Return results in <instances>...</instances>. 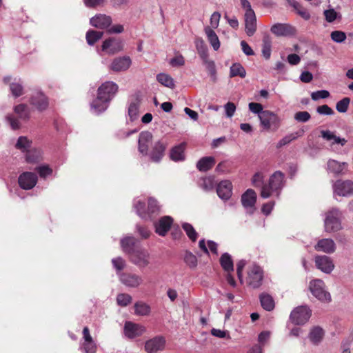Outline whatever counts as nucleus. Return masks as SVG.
Listing matches in <instances>:
<instances>
[{
	"mask_svg": "<svg viewBox=\"0 0 353 353\" xmlns=\"http://www.w3.org/2000/svg\"><path fill=\"white\" fill-rule=\"evenodd\" d=\"M119 87L113 81H105L97 90V97L91 103V110L95 114H100L104 112L110 101L114 97Z\"/></svg>",
	"mask_w": 353,
	"mask_h": 353,
	"instance_id": "nucleus-1",
	"label": "nucleus"
},
{
	"mask_svg": "<svg viewBox=\"0 0 353 353\" xmlns=\"http://www.w3.org/2000/svg\"><path fill=\"white\" fill-rule=\"evenodd\" d=\"M284 185V174L281 171H276L270 176L268 182L262 185L261 196L263 199H268L273 195L279 197Z\"/></svg>",
	"mask_w": 353,
	"mask_h": 353,
	"instance_id": "nucleus-2",
	"label": "nucleus"
},
{
	"mask_svg": "<svg viewBox=\"0 0 353 353\" xmlns=\"http://www.w3.org/2000/svg\"><path fill=\"white\" fill-rule=\"evenodd\" d=\"M342 214L336 208L329 210L324 220L325 231L328 233L336 232L342 229L341 222Z\"/></svg>",
	"mask_w": 353,
	"mask_h": 353,
	"instance_id": "nucleus-3",
	"label": "nucleus"
},
{
	"mask_svg": "<svg viewBox=\"0 0 353 353\" xmlns=\"http://www.w3.org/2000/svg\"><path fill=\"white\" fill-rule=\"evenodd\" d=\"M134 208H135L137 214L141 219H150L151 215L159 212L160 209L157 201L153 198H150L148 200L147 212L145 211V203L141 201L140 199H135L134 201Z\"/></svg>",
	"mask_w": 353,
	"mask_h": 353,
	"instance_id": "nucleus-4",
	"label": "nucleus"
},
{
	"mask_svg": "<svg viewBox=\"0 0 353 353\" xmlns=\"http://www.w3.org/2000/svg\"><path fill=\"white\" fill-rule=\"evenodd\" d=\"M309 288L312 295L319 301L322 302H329L331 301V295L326 291L325 283L322 280H312L310 283Z\"/></svg>",
	"mask_w": 353,
	"mask_h": 353,
	"instance_id": "nucleus-5",
	"label": "nucleus"
},
{
	"mask_svg": "<svg viewBox=\"0 0 353 353\" xmlns=\"http://www.w3.org/2000/svg\"><path fill=\"white\" fill-rule=\"evenodd\" d=\"M130 261L139 267L143 268L147 267L150 263V254L149 252L141 247H138L132 252L129 254Z\"/></svg>",
	"mask_w": 353,
	"mask_h": 353,
	"instance_id": "nucleus-6",
	"label": "nucleus"
},
{
	"mask_svg": "<svg viewBox=\"0 0 353 353\" xmlns=\"http://www.w3.org/2000/svg\"><path fill=\"white\" fill-rule=\"evenodd\" d=\"M263 279V270L260 266L253 264L248 268L246 279L248 285L253 288H258L261 285Z\"/></svg>",
	"mask_w": 353,
	"mask_h": 353,
	"instance_id": "nucleus-7",
	"label": "nucleus"
},
{
	"mask_svg": "<svg viewBox=\"0 0 353 353\" xmlns=\"http://www.w3.org/2000/svg\"><path fill=\"white\" fill-rule=\"evenodd\" d=\"M119 281L129 288H138L143 283L141 276L133 272H117Z\"/></svg>",
	"mask_w": 353,
	"mask_h": 353,
	"instance_id": "nucleus-8",
	"label": "nucleus"
},
{
	"mask_svg": "<svg viewBox=\"0 0 353 353\" xmlns=\"http://www.w3.org/2000/svg\"><path fill=\"white\" fill-rule=\"evenodd\" d=\"M310 316L311 310L307 306H299L292 311L290 319L294 324L303 325Z\"/></svg>",
	"mask_w": 353,
	"mask_h": 353,
	"instance_id": "nucleus-9",
	"label": "nucleus"
},
{
	"mask_svg": "<svg viewBox=\"0 0 353 353\" xmlns=\"http://www.w3.org/2000/svg\"><path fill=\"white\" fill-rule=\"evenodd\" d=\"M260 123L265 130H270L272 126L278 128L280 124V119L278 115L270 110H265L259 114Z\"/></svg>",
	"mask_w": 353,
	"mask_h": 353,
	"instance_id": "nucleus-10",
	"label": "nucleus"
},
{
	"mask_svg": "<svg viewBox=\"0 0 353 353\" xmlns=\"http://www.w3.org/2000/svg\"><path fill=\"white\" fill-rule=\"evenodd\" d=\"M123 47V44L121 39L110 37L103 42L101 50L108 54H114L121 51Z\"/></svg>",
	"mask_w": 353,
	"mask_h": 353,
	"instance_id": "nucleus-11",
	"label": "nucleus"
},
{
	"mask_svg": "<svg viewBox=\"0 0 353 353\" xmlns=\"http://www.w3.org/2000/svg\"><path fill=\"white\" fill-rule=\"evenodd\" d=\"M38 177L37 174L31 172H24L21 174L18 179L19 186L23 190H31L37 184Z\"/></svg>",
	"mask_w": 353,
	"mask_h": 353,
	"instance_id": "nucleus-12",
	"label": "nucleus"
},
{
	"mask_svg": "<svg viewBox=\"0 0 353 353\" xmlns=\"http://www.w3.org/2000/svg\"><path fill=\"white\" fill-rule=\"evenodd\" d=\"M333 190L335 194L348 196L353 194V182L338 180L334 183Z\"/></svg>",
	"mask_w": 353,
	"mask_h": 353,
	"instance_id": "nucleus-13",
	"label": "nucleus"
},
{
	"mask_svg": "<svg viewBox=\"0 0 353 353\" xmlns=\"http://www.w3.org/2000/svg\"><path fill=\"white\" fill-rule=\"evenodd\" d=\"M152 140V134L149 131H143L139 134L138 150L143 156L148 155V149Z\"/></svg>",
	"mask_w": 353,
	"mask_h": 353,
	"instance_id": "nucleus-14",
	"label": "nucleus"
},
{
	"mask_svg": "<svg viewBox=\"0 0 353 353\" xmlns=\"http://www.w3.org/2000/svg\"><path fill=\"white\" fill-rule=\"evenodd\" d=\"M316 267L323 272L330 274L334 268L332 259L326 255H318L315 257Z\"/></svg>",
	"mask_w": 353,
	"mask_h": 353,
	"instance_id": "nucleus-15",
	"label": "nucleus"
},
{
	"mask_svg": "<svg viewBox=\"0 0 353 353\" xmlns=\"http://www.w3.org/2000/svg\"><path fill=\"white\" fill-rule=\"evenodd\" d=\"M173 223V219L170 216L161 217L158 221L154 223L155 232L159 236H165L170 230Z\"/></svg>",
	"mask_w": 353,
	"mask_h": 353,
	"instance_id": "nucleus-16",
	"label": "nucleus"
},
{
	"mask_svg": "<svg viewBox=\"0 0 353 353\" xmlns=\"http://www.w3.org/2000/svg\"><path fill=\"white\" fill-rule=\"evenodd\" d=\"M132 61L130 57H119L113 59L110 65V68L114 72H123L127 70L130 67Z\"/></svg>",
	"mask_w": 353,
	"mask_h": 353,
	"instance_id": "nucleus-17",
	"label": "nucleus"
},
{
	"mask_svg": "<svg viewBox=\"0 0 353 353\" xmlns=\"http://www.w3.org/2000/svg\"><path fill=\"white\" fill-rule=\"evenodd\" d=\"M165 339L163 336H156L146 341L145 349L148 353H156L164 349Z\"/></svg>",
	"mask_w": 353,
	"mask_h": 353,
	"instance_id": "nucleus-18",
	"label": "nucleus"
},
{
	"mask_svg": "<svg viewBox=\"0 0 353 353\" xmlns=\"http://www.w3.org/2000/svg\"><path fill=\"white\" fill-rule=\"evenodd\" d=\"M145 331V328L131 321H127L124 325V334L129 339H134L141 336Z\"/></svg>",
	"mask_w": 353,
	"mask_h": 353,
	"instance_id": "nucleus-19",
	"label": "nucleus"
},
{
	"mask_svg": "<svg viewBox=\"0 0 353 353\" xmlns=\"http://www.w3.org/2000/svg\"><path fill=\"white\" fill-rule=\"evenodd\" d=\"M166 144L161 141L154 143L150 153L148 152L150 159L152 162L159 163L164 156Z\"/></svg>",
	"mask_w": 353,
	"mask_h": 353,
	"instance_id": "nucleus-20",
	"label": "nucleus"
},
{
	"mask_svg": "<svg viewBox=\"0 0 353 353\" xmlns=\"http://www.w3.org/2000/svg\"><path fill=\"white\" fill-rule=\"evenodd\" d=\"M271 32L277 37H286L294 35L296 29L290 24L276 23L272 26Z\"/></svg>",
	"mask_w": 353,
	"mask_h": 353,
	"instance_id": "nucleus-21",
	"label": "nucleus"
},
{
	"mask_svg": "<svg viewBox=\"0 0 353 353\" xmlns=\"http://www.w3.org/2000/svg\"><path fill=\"white\" fill-rule=\"evenodd\" d=\"M256 201V194L252 190L248 189L241 196V203L243 206L247 210H250V213H253L254 210V205Z\"/></svg>",
	"mask_w": 353,
	"mask_h": 353,
	"instance_id": "nucleus-22",
	"label": "nucleus"
},
{
	"mask_svg": "<svg viewBox=\"0 0 353 353\" xmlns=\"http://www.w3.org/2000/svg\"><path fill=\"white\" fill-rule=\"evenodd\" d=\"M314 249L318 252L326 254L334 253L336 249V243L332 239H322L318 241L314 245Z\"/></svg>",
	"mask_w": 353,
	"mask_h": 353,
	"instance_id": "nucleus-23",
	"label": "nucleus"
},
{
	"mask_svg": "<svg viewBox=\"0 0 353 353\" xmlns=\"http://www.w3.org/2000/svg\"><path fill=\"white\" fill-rule=\"evenodd\" d=\"M90 24L99 29H105L110 27L112 23V18L103 14H96L90 20Z\"/></svg>",
	"mask_w": 353,
	"mask_h": 353,
	"instance_id": "nucleus-24",
	"label": "nucleus"
},
{
	"mask_svg": "<svg viewBox=\"0 0 353 353\" xmlns=\"http://www.w3.org/2000/svg\"><path fill=\"white\" fill-rule=\"evenodd\" d=\"M30 103L39 111L46 110L48 106V98L41 92H35L30 98Z\"/></svg>",
	"mask_w": 353,
	"mask_h": 353,
	"instance_id": "nucleus-25",
	"label": "nucleus"
},
{
	"mask_svg": "<svg viewBox=\"0 0 353 353\" xmlns=\"http://www.w3.org/2000/svg\"><path fill=\"white\" fill-rule=\"evenodd\" d=\"M216 192L220 199L228 200L232 194V185L230 181H221L216 188Z\"/></svg>",
	"mask_w": 353,
	"mask_h": 353,
	"instance_id": "nucleus-26",
	"label": "nucleus"
},
{
	"mask_svg": "<svg viewBox=\"0 0 353 353\" xmlns=\"http://www.w3.org/2000/svg\"><path fill=\"white\" fill-rule=\"evenodd\" d=\"M245 28L248 36H252L256 30V17L254 12L245 13Z\"/></svg>",
	"mask_w": 353,
	"mask_h": 353,
	"instance_id": "nucleus-27",
	"label": "nucleus"
},
{
	"mask_svg": "<svg viewBox=\"0 0 353 353\" xmlns=\"http://www.w3.org/2000/svg\"><path fill=\"white\" fill-rule=\"evenodd\" d=\"M321 136L325 141L330 142V145L337 144L343 146L347 143V140L345 138L338 137L334 132L328 130H321Z\"/></svg>",
	"mask_w": 353,
	"mask_h": 353,
	"instance_id": "nucleus-28",
	"label": "nucleus"
},
{
	"mask_svg": "<svg viewBox=\"0 0 353 353\" xmlns=\"http://www.w3.org/2000/svg\"><path fill=\"white\" fill-rule=\"evenodd\" d=\"M137 243V239L132 236H125L121 240V248L128 255L139 247Z\"/></svg>",
	"mask_w": 353,
	"mask_h": 353,
	"instance_id": "nucleus-29",
	"label": "nucleus"
},
{
	"mask_svg": "<svg viewBox=\"0 0 353 353\" xmlns=\"http://www.w3.org/2000/svg\"><path fill=\"white\" fill-rule=\"evenodd\" d=\"M186 143H181L173 147L170 152V157L174 161H180L185 159V150Z\"/></svg>",
	"mask_w": 353,
	"mask_h": 353,
	"instance_id": "nucleus-30",
	"label": "nucleus"
},
{
	"mask_svg": "<svg viewBox=\"0 0 353 353\" xmlns=\"http://www.w3.org/2000/svg\"><path fill=\"white\" fill-rule=\"evenodd\" d=\"M305 133V130L303 128L300 129L299 130L288 134L282 138L276 144L277 148H281L289 143H290L292 141L296 140L299 137H302Z\"/></svg>",
	"mask_w": 353,
	"mask_h": 353,
	"instance_id": "nucleus-31",
	"label": "nucleus"
},
{
	"mask_svg": "<svg viewBox=\"0 0 353 353\" xmlns=\"http://www.w3.org/2000/svg\"><path fill=\"white\" fill-rule=\"evenodd\" d=\"M208 41L214 51H217L221 46L220 41L216 32L210 27L207 26L204 29Z\"/></svg>",
	"mask_w": 353,
	"mask_h": 353,
	"instance_id": "nucleus-32",
	"label": "nucleus"
},
{
	"mask_svg": "<svg viewBox=\"0 0 353 353\" xmlns=\"http://www.w3.org/2000/svg\"><path fill=\"white\" fill-rule=\"evenodd\" d=\"M347 163L345 162H339L334 159H330L327 163V169L335 174L343 173L344 169L346 168Z\"/></svg>",
	"mask_w": 353,
	"mask_h": 353,
	"instance_id": "nucleus-33",
	"label": "nucleus"
},
{
	"mask_svg": "<svg viewBox=\"0 0 353 353\" xmlns=\"http://www.w3.org/2000/svg\"><path fill=\"white\" fill-rule=\"evenodd\" d=\"M215 164V159L212 157L201 158L196 163V168L201 172L210 170Z\"/></svg>",
	"mask_w": 353,
	"mask_h": 353,
	"instance_id": "nucleus-34",
	"label": "nucleus"
},
{
	"mask_svg": "<svg viewBox=\"0 0 353 353\" xmlns=\"http://www.w3.org/2000/svg\"><path fill=\"white\" fill-rule=\"evenodd\" d=\"M42 160V152L39 149H30L26 155V161L29 163H37Z\"/></svg>",
	"mask_w": 353,
	"mask_h": 353,
	"instance_id": "nucleus-35",
	"label": "nucleus"
},
{
	"mask_svg": "<svg viewBox=\"0 0 353 353\" xmlns=\"http://www.w3.org/2000/svg\"><path fill=\"white\" fill-rule=\"evenodd\" d=\"M288 3L292 6L296 11L297 14L300 15L303 19L308 20L310 19V14L307 9L304 8L296 0H288Z\"/></svg>",
	"mask_w": 353,
	"mask_h": 353,
	"instance_id": "nucleus-36",
	"label": "nucleus"
},
{
	"mask_svg": "<svg viewBox=\"0 0 353 353\" xmlns=\"http://www.w3.org/2000/svg\"><path fill=\"white\" fill-rule=\"evenodd\" d=\"M260 301L263 308L267 311H271L274 308V299L268 294H261L260 295Z\"/></svg>",
	"mask_w": 353,
	"mask_h": 353,
	"instance_id": "nucleus-37",
	"label": "nucleus"
},
{
	"mask_svg": "<svg viewBox=\"0 0 353 353\" xmlns=\"http://www.w3.org/2000/svg\"><path fill=\"white\" fill-rule=\"evenodd\" d=\"M150 311V305L143 301H138L134 304V314L136 315L148 316Z\"/></svg>",
	"mask_w": 353,
	"mask_h": 353,
	"instance_id": "nucleus-38",
	"label": "nucleus"
},
{
	"mask_svg": "<svg viewBox=\"0 0 353 353\" xmlns=\"http://www.w3.org/2000/svg\"><path fill=\"white\" fill-rule=\"evenodd\" d=\"M220 263L223 269L227 272H231L233 271V261L231 256L228 253H224L222 254L220 259Z\"/></svg>",
	"mask_w": 353,
	"mask_h": 353,
	"instance_id": "nucleus-39",
	"label": "nucleus"
},
{
	"mask_svg": "<svg viewBox=\"0 0 353 353\" xmlns=\"http://www.w3.org/2000/svg\"><path fill=\"white\" fill-rule=\"evenodd\" d=\"M199 185L205 192L211 191L215 185L214 179L212 176L203 177L199 180Z\"/></svg>",
	"mask_w": 353,
	"mask_h": 353,
	"instance_id": "nucleus-40",
	"label": "nucleus"
},
{
	"mask_svg": "<svg viewBox=\"0 0 353 353\" xmlns=\"http://www.w3.org/2000/svg\"><path fill=\"white\" fill-rule=\"evenodd\" d=\"M272 39L269 35H265L263 39L262 54L265 59L271 56Z\"/></svg>",
	"mask_w": 353,
	"mask_h": 353,
	"instance_id": "nucleus-41",
	"label": "nucleus"
},
{
	"mask_svg": "<svg viewBox=\"0 0 353 353\" xmlns=\"http://www.w3.org/2000/svg\"><path fill=\"white\" fill-rule=\"evenodd\" d=\"M203 64L209 72L210 75L213 79H216V70L214 61L209 59V55L205 57V58H201Z\"/></svg>",
	"mask_w": 353,
	"mask_h": 353,
	"instance_id": "nucleus-42",
	"label": "nucleus"
},
{
	"mask_svg": "<svg viewBox=\"0 0 353 353\" xmlns=\"http://www.w3.org/2000/svg\"><path fill=\"white\" fill-rule=\"evenodd\" d=\"M14 112L22 120H28L30 117V109L25 104H19L14 108Z\"/></svg>",
	"mask_w": 353,
	"mask_h": 353,
	"instance_id": "nucleus-43",
	"label": "nucleus"
},
{
	"mask_svg": "<svg viewBox=\"0 0 353 353\" xmlns=\"http://www.w3.org/2000/svg\"><path fill=\"white\" fill-rule=\"evenodd\" d=\"M103 32L90 30L86 33V41L88 45L93 46L97 41L101 39Z\"/></svg>",
	"mask_w": 353,
	"mask_h": 353,
	"instance_id": "nucleus-44",
	"label": "nucleus"
},
{
	"mask_svg": "<svg viewBox=\"0 0 353 353\" xmlns=\"http://www.w3.org/2000/svg\"><path fill=\"white\" fill-rule=\"evenodd\" d=\"M246 75V71L241 64L235 63L232 65L230 69V77H234L239 76L241 78H244Z\"/></svg>",
	"mask_w": 353,
	"mask_h": 353,
	"instance_id": "nucleus-45",
	"label": "nucleus"
},
{
	"mask_svg": "<svg viewBox=\"0 0 353 353\" xmlns=\"http://www.w3.org/2000/svg\"><path fill=\"white\" fill-rule=\"evenodd\" d=\"M139 101L136 99L130 103L128 107V116L131 121L137 120L139 117Z\"/></svg>",
	"mask_w": 353,
	"mask_h": 353,
	"instance_id": "nucleus-46",
	"label": "nucleus"
},
{
	"mask_svg": "<svg viewBox=\"0 0 353 353\" xmlns=\"http://www.w3.org/2000/svg\"><path fill=\"white\" fill-rule=\"evenodd\" d=\"M195 46L200 58H205L208 55V50L202 38L198 37L195 39Z\"/></svg>",
	"mask_w": 353,
	"mask_h": 353,
	"instance_id": "nucleus-47",
	"label": "nucleus"
},
{
	"mask_svg": "<svg viewBox=\"0 0 353 353\" xmlns=\"http://www.w3.org/2000/svg\"><path fill=\"white\" fill-rule=\"evenodd\" d=\"M324 332L320 327H314L310 332V339L314 343H319L323 339Z\"/></svg>",
	"mask_w": 353,
	"mask_h": 353,
	"instance_id": "nucleus-48",
	"label": "nucleus"
},
{
	"mask_svg": "<svg viewBox=\"0 0 353 353\" xmlns=\"http://www.w3.org/2000/svg\"><path fill=\"white\" fill-rule=\"evenodd\" d=\"M32 142L26 137H19L15 144L17 149L20 150L21 152H28L31 147Z\"/></svg>",
	"mask_w": 353,
	"mask_h": 353,
	"instance_id": "nucleus-49",
	"label": "nucleus"
},
{
	"mask_svg": "<svg viewBox=\"0 0 353 353\" xmlns=\"http://www.w3.org/2000/svg\"><path fill=\"white\" fill-rule=\"evenodd\" d=\"M157 81L163 85L169 88L174 87V82L173 79L168 74L160 73L157 76Z\"/></svg>",
	"mask_w": 353,
	"mask_h": 353,
	"instance_id": "nucleus-50",
	"label": "nucleus"
},
{
	"mask_svg": "<svg viewBox=\"0 0 353 353\" xmlns=\"http://www.w3.org/2000/svg\"><path fill=\"white\" fill-rule=\"evenodd\" d=\"M182 228L191 241H196L198 238V233L196 232V230L191 224L188 223H183L182 224Z\"/></svg>",
	"mask_w": 353,
	"mask_h": 353,
	"instance_id": "nucleus-51",
	"label": "nucleus"
},
{
	"mask_svg": "<svg viewBox=\"0 0 353 353\" xmlns=\"http://www.w3.org/2000/svg\"><path fill=\"white\" fill-rule=\"evenodd\" d=\"M323 14L326 21L328 23H332L336 19L341 18V14L335 11L334 8H330L324 10Z\"/></svg>",
	"mask_w": 353,
	"mask_h": 353,
	"instance_id": "nucleus-52",
	"label": "nucleus"
},
{
	"mask_svg": "<svg viewBox=\"0 0 353 353\" xmlns=\"http://www.w3.org/2000/svg\"><path fill=\"white\" fill-rule=\"evenodd\" d=\"M132 296L126 293L119 294L117 296V304L121 307H125L132 302Z\"/></svg>",
	"mask_w": 353,
	"mask_h": 353,
	"instance_id": "nucleus-53",
	"label": "nucleus"
},
{
	"mask_svg": "<svg viewBox=\"0 0 353 353\" xmlns=\"http://www.w3.org/2000/svg\"><path fill=\"white\" fill-rule=\"evenodd\" d=\"M35 170L38 172L41 178H46L52 174V169L48 165H41L37 166Z\"/></svg>",
	"mask_w": 353,
	"mask_h": 353,
	"instance_id": "nucleus-54",
	"label": "nucleus"
},
{
	"mask_svg": "<svg viewBox=\"0 0 353 353\" xmlns=\"http://www.w3.org/2000/svg\"><path fill=\"white\" fill-rule=\"evenodd\" d=\"M10 89L12 95L15 97H18L23 94V86L20 83V81H14L10 83Z\"/></svg>",
	"mask_w": 353,
	"mask_h": 353,
	"instance_id": "nucleus-55",
	"label": "nucleus"
},
{
	"mask_svg": "<svg viewBox=\"0 0 353 353\" xmlns=\"http://www.w3.org/2000/svg\"><path fill=\"white\" fill-rule=\"evenodd\" d=\"M350 103V99L345 97L336 103V109L339 112L345 113L347 111L349 105Z\"/></svg>",
	"mask_w": 353,
	"mask_h": 353,
	"instance_id": "nucleus-56",
	"label": "nucleus"
},
{
	"mask_svg": "<svg viewBox=\"0 0 353 353\" xmlns=\"http://www.w3.org/2000/svg\"><path fill=\"white\" fill-rule=\"evenodd\" d=\"M311 118L310 114L307 111H299L294 114V119L299 123H306Z\"/></svg>",
	"mask_w": 353,
	"mask_h": 353,
	"instance_id": "nucleus-57",
	"label": "nucleus"
},
{
	"mask_svg": "<svg viewBox=\"0 0 353 353\" xmlns=\"http://www.w3.org/2000/svg\"><path fill=\"white\" fill-rule=\"evenodd\" d=\"M330 37L334 42L341 43L346 39V34L343 31L334 30L331 32Z\"/></svg>",
	"mask_w": 353,
	"mask_h": 353,
	"instance_id": "nucleus-58",
	"label": "nucleus"
},
{
	"mask_svg": "<svg viewBox=\"0 0 353 353\" xmlns=\"http://www.w3.org/2000/svg\"><path fill=\"white\" fill-rule=\"evenodd\" d=\"M112 263L114 268L116 269L117 272H121V271L125 267V261L121 257L112 259Z\"/></svg>",
	"mask_w": 353,
	"mask_h": 353,
	"instance_id": "nucleus-59",
	"label": "nucleus"
},
{
	"mask_svg": "<svg viewBox=\"0 0 353 353\" xmlns=\"http://www.w3.org/2000/svg\"><path fill=\"white\" fill-rule=\"evenodd\" d=\"M184 261L190 268H195L197 265L196 257L191 252H186L184 256Z\"/></svg>",
	"mask_w": 353,
	"mask_h": 353,
	"instance_id": "nucleus-60",
	"label": "nucleus"
},
{
	"mask_svg": "<svg viewBox=\"0 0 353 353\" xmlns=\"http://www.w3.org/2000/svg\"><path fill=\"white\" fill-rule=\"evenodd\" d=\"M330 97V92L327 90H322L313 92L311 94V98L313 101H318L321 99H326Z\"/></svg>",
	"mask_w": 353,
	"mask_h": 353,
	"instance_id": "nucleus-61",
	"label": "nucleus"
},
{
	"mask_svg": "<svg viewBox=\"0 0 353 353\" xmlns=\"http://www.w3.org/2000/svg\"><path fill=\"white\" fill-rule=\"evenodd\" d=\"M82 348L84 353H95L97 351V345L94 341L84 342Z\"/></svg>",
	"mask_w": 353,
	"mask_h": 353,
	"instance_id": "nucleus-62",
	"label": "nucleus"
},
{
	"mask_svg": "<svg viewBox=\"0 0 353 353\" xmlns=\"http://www.w3.org/2000/svg\"><path fill=\"white\" fill-rule=\"evenodd\" d=\"M6 120L8 123L10 125L11 128L13 130H17L20 128V123L17 119L12 114H8L6 117Z\"/></svg>",
	"mask_w": 353,
	"mask_h": 353,
	"instance_id": "nucleus-63",
	"label": "nucleus"
},
{
	"mask_svg": "<svg viewBox=\"0 0 353 353\" xmlns=\"http://www.w3.org/2000/svg\"><path fill=\"white\" fill-rule=\"evenodd\" d=\"M316 112L321 115H332L334 114V110L327 105H322L317 107Z\"/></svg>",
	"mask_w": 353,
	"mask_h": 353,
	"instance_id": "nucleus-64",
	"label": "nucleus"
}]
</instances>
